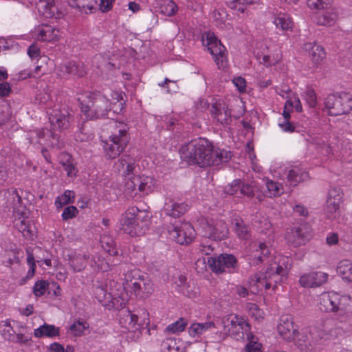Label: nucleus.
<instances>
[{
  "mask_svg": "<svg viewBox=\"0 0 352 352\" xmlns=\"http://www.w3.org/2000/svg\"><path fill=\"white\" fill-rule=\"evenodd\" d=\"M100 243L102 248L110 255L113 256L118 254V251L116 248V243L112 236L103 234L100 238Z\"/></svg>",
  "mask_w": 352,
  "mask_h": 352,
  "instance_id": "37998d69",
  "label": "nucleus"
},
{
  "mask_svg": "<svg viewBox=\"0 0 352 352\" xmlns=\"http://www.w3.org/2000/svg\"><path fill=\"white\" fill-rule=\"evenodd\" d=\"M129 129L128 125L122 122L112 120L109 122L111 134L103 146L107 158L116 159L125 149L130 140Z\"/></svg>",
  "mask_w": 352,
  "mask_h": 352,
  "instance_id": "7ed1b4c3",
  "label": "nucleus"
},
{
  "mask_svg": "<svg viewBox=\"0 0 352 352\" xmlns=\"http://www.w3.org/2000/svg\"><path fill=\"white\" fill-rule=\"evenodd\" d=\"M343 192L340 188H331L327 194L324 212L327 218L334 219L340 214Z\"/></svg>",
  "mask_w": 352,
  "mask_h": 352,
  "instance_id": "ddd939ff",
  "label": "nucleus"
},
{
  "mask_svg": "<svg viewBox=\"0 0 352 352\" xmlns=\"http://www.w3.org/2000/svg\"><path fill=\"white\" fill-rule=\"evenodd\" d=\"M247 310L252 318L256 320H260L263 318V312L259 309L257 305L254 303H248L246 306Z\"/></svg>",
  "mask_w": 352,
  "mask_h": 352,
  "instance_id": "6e6d98bb",
  "label": "nucleus"
},
{
  "mask_svg": "<svg viewBox=\"0 0 352 352\" xmlns=\"http://www.w3.org/2000/svg\"><path fill=\"white\" fill-rule=\"evenodd\" d=\"M59 335V329L54 325L44 324L34 329V336L36 338H52Z\"/></svg>",
  "mask_w": 352,
  "mask_h": 352,
  "instance_id": "e433bc0d",
  "label": "nucleus"
},
{
  "mask_svg": "<svg viewBox=\"0 0 352 352\" xmlns=\"http://www.w3.org/2000/svg\"><path fill=\"white\" fill-rule=\"evenodd\" d=\"M60 71L63 74H68L76 77H82L86 74V70L82 64L75 61H65L59 66Z\"/></svg>",
  "mask_w": 352,
  "mask_h": 352,
  "instance_id": "cd10ccee",
  "label": "nucleus"
},
{
  "mask_svg": "<svg viewBox=\"0 0 352 352\" xmlns=\"http://www.w3.org/2000/svg\"><path fill=\"white\" fill-rule=\"evenodd\" d=\"M265 184L267 190V195L269 197H277L280 195L283 192V188L281 184L266 179Z\"/></svg>",
  "mask_w": 352,
  "mask_h": 352,
  "instance_id": "a18cd8bd",
  "label": "nucleus"
},
{
  "mask_svg": "<svg viewBox=\"0 0 352 352\" xmlns=\"http://www.w3.org/2000/svg\"><path fill=\"white\" fill-rule=\"evenodd\" d=\"M305 99L310 107H315L316 104V95L314 90H307L305 92Z\"/></svg>",
  "mask_w": 352,
  "mask_h": 352,
  "instance_id": "338daca9",
  "label": "nucleus"
},
{
  "mask_svg": "<svg viewBox=\"0 0 352 352\" xmlns=\"http://www.w3.org/2000/svg\"><path fill=\"white\" fill-rule=\"evenodd\" d=\"M135 160L129 155H123L114 164V168L122 176H129L133 173Z\"/></svg>",
  "mask_w": 352,
  "mask_h": 352,
  "instance_id": "393cba45",
  "label": "nucleus"
},
{
  "mask_svg": "<svg viewBox=\"0 0 352 352\" xmlns=\"http://www.w3.org/2000/svg\"><path fill=\"white\" fill-rule=\"evenodd\" d=\"M285 239L288 243L292 244L294 246H298L304 243V233L300 227H295L287 231L285 235Z\"/></svg>",
  "mask_w": 352,
  "mask_h": 352,
  "instance_id": "f704fd0d",
  "label": "nucleus"
},
{
  "mask_svg": "<svg viewBox=\"0 0 352 352\" xmlns=\"http://www.w3.org/2000/svg\"><path fill=\"white\" fill-rule=\"evenodd\" d=\"M38 11L45 18L60 19L63 12L56 6L54 0H39L36 3Z\"/></svg>",
  "mask_w": 352,
  "mask_h": 352,
  "instance_id": "412c9836",
  "label": "nucleus"
},
{
  "mask_svg": "<svg viewBox=\"0 0 352 352\" xmlns=\"http://www.w3.org/2000/svg\"><path fill=\"white\" fill-rule=\"evenodd\" d=\"M304 50L309 52L311 60L314 64H320L326 57L324 50L314 43H307Z\"/></svg>",
  "mask_w": 352,
  "mask_h": 352,
  "instance_id": "c756f323",
  "label": "nucleus"
},
{
  "mask_svg": "<svg viewBox=\"0 0 352 352\" xmlns=\"http://www.w3.org/2000/svg\"><path fill=\"white\" fill-rule=\"evenodd\" d=\"M95 295L100 302L109 300L112 296L110 292H107L102 287L96 288Z\"/></svg>",
  "mask_w": 352,
  "mask_h": 352,
  "instance_id": "0e129e2a",
  "label": "nucleus"
},
{
  "mask_svg": "<svg viewBox=\"0 0 352 352\" xmlns=\"http://www.w3.org/2000/svg\"><path fill=\"white\" fill-rule=\"evenodd\" d=\"M155 1L156 11L164 16H172L177 10L176 4L172 0H155Z\"/></svg>",
  "mask_w": 352,
  "mask_h": 352,
  "instance_id": "473e14b6",
  "label": "nucleus"
},
{
  "mask_svg": "<svg viewBox=\"0 0 352 352\" xmlns=\"http://www.w3.org/2000/svg\"><path fill=\"white\" fill-rule=\"evenodd\" d=\"M280 60V56L278 54L273 55H263L260 59V63L265 67H270L276 65Z\"/></svg>",
  "mask_w": 352,
  "mask_h": 352,
  "instance_id": "5fc2aeb1",
  "label": "nucleus"
},
{
  "mask_svg": "<svg viewBox=\"0 0 352 352\" xmlns=\"http://www.w3.org/2000/svg\"><path fill=\"white\" fill-rule=\"evenodd\" d=\"M78 100L87 120L103 118L112 109L109 100L100 94L85 93Z\"/></svg>",
  "mask_w": 352,
  "mask_h": 352,
  "instance_id": "20e7f679",
  "label": "nucleus"
},
{
  "mask_svg": "<svg viewBox=\"0 0 352 352\" xmlns=\"http://www.w3.org/2000/svg\"><path fill=\"white\" fill-rule=\"evenodd\" d=\"M316 330L305 328L296 333L294 340L298 348L303 352H314L319 339H328L329 333L325 331L315 335Z\"/></svg>",
  "mask_w": 352,
  "mask_h": 352,
  "instance_id": "9d476101",
  "label": "nucleus"
},
{
  "mask_svg": "<svg viewBox=\"0 0 352 352\" xmlns=\"http://www.w3.org/2000/svg\"><path fill=\"white\" fill-rule=\"evenodd\" d=\"M89 265L94 270L107 272L111 269V265L107 259L98 254H92L89 259Z\"/></svg>",
  "mask_w": 352,
  "mask_h": 352,
  "instance_id": "c9c22d12",
  "label": "nucleus"
},
{
  "mask_svg": "<svg viewBox=\"0 0 352 352\" xmlns=\"http://www.w3.org/2000/svg\"><path fill=\"white\" fill-rule=\"evenodd\" d=\"M245 339L248 342L242 352H262V344L258 342V339L256 336L252 333H248Z\"/></svg>",
  "mask_w": 352,
  "mask_h": 352,
  "instance_id": "ea45409f",
  "label": "nucleus"
},
{
  "mask_svg": "<svg viewBox=\"0 0 352 352\" xmlns=\"http://www.w3.org/2000/svg\"><path fill=\"white\" fill-rule=\"evenodd\" d=\"M257 0H228V6L232 10L243 13L248 5L253 4Z\"/></svg>",
  "mask_w": 352,
  "mask_h": 352,
  "instance_id": "49530a36",
  "label": "nucleus"
},
{
  "mask_svg": "<svg viewBox=\"0 0 352 352\" xmlns=\"http://www.w3.org/2000/svg\"><path fill=\"white\" fill-rule=\"evenodd\" d=\"M199 224L203 235L206 238L221 240L228 236V228L222 220L201 217Z\"/></svg>",
  "mask_w": 352,
  "mask_h": 352,
  "instance_id": "9b49d317",
  "label": "nucleus"
},
{
  "mask_svg": "<svg viewBox=\"0 0 352 352\" xmlns=\"http://www.w3.org/2000/svg\"><path fill=\"white\" fill-rule=\"evenodd\" d=\"M156 188L155 179L150 176L141 175L140 192L142 195H148L152 192Z\"/></svg>",
  "mask_w": 352,
  "mask_h": 352,
  "instance_id": "a19ab883",
  "label": "nucleus"
},
{
  "mask_svg": "<svg viewBox=\"0 0 352 352\" xmlns=\"http://www.w3.org/2000/svg\"><path fill=\"white\" fill-rule=\"evenodd\" d=\"M257 188H258L254 182H252L250 184H242L241 182V188L239 191L240 196L245 195L248 197H252L254 195V192Z\"/></svg>",
  "mask_w": 352,
  "mask_h": 352,
  "instance_id": "864d4df0",
  "label": "nucleus"
},
{
  "mask_svg": "<svg viewBox=\"0 0 352 352\" xmlns=\"http://www.w3.org/2000/svg\"><path fill=\"white\" fill-rule=\"evenodd\" d=\"M270 254V251L265 243H254L250 246L248 254L249 263L252 265H258L263 262Z\"/></svg>",
  "mask_w": 352,
  "mask_h": 352,
  "instance_id": "aec40b11",
  "label": "nucleus"
},
{
  "mask_svg": "<svg viewBox=\"0 0 352 352\" xmlns=\"http://www.w3.org/2000/svg\"><path fill=\"white\" fill-rule=\"evenodd\" d=\"M90 256L80 252H73L69 255V264L74 272H80L85 269Z\"/></svg>",
  "mask_w": 352,
  "mask_h": 352,
  "instance_id": "bb28decb",
  "label": "nucleus"
},
{
  "mask_svg": "<svg viewBox=\"0 0 352 352\" xmlns=\"http://www.w3.org/2000/svg\"><path fill=\"white\" fill-rule=\"evenodd\" d=\"M329 274L322 271H311L299 278L300 285L305 288L319 287L327 283Z\"/></svg>",
  "mask_w": 352,
  "mask_h": 352,
  "instance_id": "dca6fc26",
  "label": "nucleus"
},
{
  "mask_svg": "<svg viewBox=\"0 0 352 352\" xmlns=\"http://www.w3.org/2000/svg\"><path fill=\"white\" fill-rule=\"evenodd\" d=\"M210 113L213 120L221 125H227L232 120L231 112L228 105L223 101L213 103Z\"/></svg>",
  "mask_w": 352,
  "mask_h": 352,
  "instance_id": "f3484780",
  "label": "nucleus"
},
{
  "mask_svg": "<svg viewBox=\"0 0 352 352\" xmlns=\"http://www.w3.org/2000/svg\"><path fill=\"white\" fill-rule=\"evenodd\" d=\"M234 232L239 239L241 240H248L250 238V230L245 225L242 219L236 218L232 221Z\"/></svg>",
  "mask_w": 352,
  "mask_h": 352,
  "instance_id": "72a5a7b5",
  "label": "nucleus"
},
{
  "mask_svg": "<svg viewBox=\"0 0 352 352\" xmlns=\"http://www.w3.org/2000/svg\"><path fill=\"white\" fill-rule=\"evenodd\" d=\"M164 210L165 213L173 217H178L188 210V205L179 203L172 198H166Z\"/></svg>",
  "mask_w": 352,
  "mask_h": 352,
  "instance_id": "a878e982",
  "label": "nucleus"
},
{
  "mask_svg": "<svg viewBox=\"0 0 352 352\" xmlns=\"http://www.w3.org/2000/svg\"><path fill=\"white\" fill-rule=\"evenodd\" d=\"M150 218L147 211L130 207L120 221V230L131 236L144 234L148 228Z\"/></svg>",
  "mask_w": 352,
  "mask_h": 352,
  "instance_id": "39448f33",
  "label": "nucleus"
},
{
  "mask_svg": "<svg viewBox=\"0 0 352 352\" xmlns=\"http://www.w3.org/2000/svg\"><path fill=\"white\" fill-rule=\"evenodd\" d=\"M162 347L167 352H178L179 347L177 346L176 340L169 338L163 341Z\"/></svg>",
  "mask_w": 352,
  "mask_h": 352,
  "instance_id": "bf43d9fd",
  "label": "nucleus"
},
{
  "mask_svg": "<svg viewBox=\"0 0 352 352\" xmlns=\"http://www.w3.org/2000/svg\"><path fill=\"white\" fill-rule=\"evenodd\" d=\"M333 0H307V5L311 10H324L331 4Z\"/></svg>",
  "mask_w": 352,
  "mask_h": 352,
  "instance_id": "3c124183",
  "label": "nucleus"
},
{
  "mask_svg": "<svg viewBox=\"0 0 352 352\" xmlns=\"http://www.w3.org/2000/svg\"><path fill=\"white\" fill-rule=\"evenodd\" d=\"M89 328V323L82 319H78L70 325L69 331L71 333L76 336L79 337L85 334V331Z\"/></svg>",
  "mask_w": 352,
  "mask_h": 352,
  "instance_id": "79ce46f5",
  "label": "nucleus"
},
{
  "mask_svg": "<svg viewBox=\"0 0 352 352\" xmlns=\"http://www.w3.org/2000/svg\"><path fill=\"white\" fill-rule=\"evenodd\" d=\"M119 322L122 327L133 331L139 330L142 325L138 315L131 313L129 310H122L120 312Z\"/></svg>",
  "mask_w": 352,
  "mask_h": 352,
  "instance_id": "b1692460",
  "label": "nucleus"
},
{
  "mask_svg": "<svg viewBox=\"0 0 352 352\" xmlns=\"http://www.w3.org/2000/svg\"><path fill=\"white\" fill-rule=\"evenodd\" d=\"M248 333H251L250 326L244 319L243 323L240 322L237 327H235L234 330L230 336H234L236 339H238V338H242L245 339V337H247Z\"/></svg>",
  "mask_w": 352,
  "mask_h": 352,
  "instance_id": "09e8293b",
  "label": "nucleus"
},
{
  "mask_svg": "<svg viewBox=\"0 0 352 352\" xmlns=\"http://www.w3.org/2000/svg\"><path fill=\"white\" fill-rule=\"evenodd\" d=\"M337 272L342 278L349 282H352V261L342 260L337 265Z\"/></svg>",
  "mask_w": 352,
  "mask_h": 352,
  "instance_id": "4c0bfd02",
  "label": "nucleus"
},
{
  "mask_svg": "<svg viewBox=\"0 0 352 352\" xmlns=\"http://www.w3.org/2000/svg\"><path fill=\"white\" fill-rule=\"evenodd\" d=\"M319 309L324 312L347 311L352 303L349 296H341L333 292H323L318 298Z\"/></svg>",
  "mask_w": 352,
  "mask_h": 352,
  "instance_id": "0eeeda50",
  "label": "nucleus"
},
{
  "mask_svg": "<svg viewBox=\"0 0 352 352\" xmlns=\"http://www.w3.org/2000/svg\"><path fill=\"white\" fill-rule=\"evenodd\" d=\"M285 109L294 108L298 112H300L302 110L299 98L295 96L287 99L285 102Z\"/></svg>",
  "mask_w": 352,
  "mask_h": 352,
  "instance_id": "13d9d810",
  "label": "nucleus"
},
{
  "mask_svg": "<svg viewBox=\"0 0 352 352\" xmlns=\"http://www.w3.org/2000/svg\"><path fill=\"white\" fill-rule=\"evenodd\" d=\"M277 329L279 335L287 340H295L296 333H299L294 329L292 318L286 315L280 317Z\"/></svg>",
  "mask_w": 352,
  "mask_h": 352,
  "instance_id": "5701e85b",
  "label": "nucleus"
},
{
  "mask_svg": "<svg viewBox=\"0 0 352 352\" xmlns=\"http://www.w3.org/2000/svg\"><path fill=\"white\" fill-rule=\"evenodd\" d=\"M98 1L99 0H69V4L85 14H90L96 12Z\"/></svg>",
  "mask_w": 352,
  "mask_h": 352,
  "instance_id": "2f4dec72",
  "label": "nucleus"
},
{
  "mask_svg": "<svg viewBox=\"0 0 352 352\" xmlns=\"http://www.w3.org/2000/svg\"><path fill=\"white\" fill-rule=\"evenodd\" d=\"M47 113L50 122L54 129H62L69 126V113L66 109L55 108L49 109Z\"/></svg>",
  "mask_w": 352,
  "mask_h": 352,
  "instance_id": "6ab92c4d",
  "label": "nucleus"
},
{
  "mask_svg": "<svg viewBox=\"0 0 352 352\" xmlns=\"http://www.w3.org/2000/svg\"><path fill=\"white\" fill-rule=\"evenodd\" d=\"M48 286L49 284L45 280L37 281L33 287V292L34 295L36 297L43 296L45 293Z\"/></svg>",
  "mask_w": 352,
  "mask_h": 352,
  "instance_id": "4d7b16f0",
  "label": "nucleus"
},
{
  "mask_svg": "<svg viewBox=\"0 0 352 352\" xmlns=\"http://www.w3.org/2000/svg\"><path fill=\"white\" fill-rule=\"evenodd\" d=\"M74 199L75 192L72 190H67L63 195L56 199L54 204L57 208H62L65 205L74 203Z\"/></svg>",
  "mask_w": 352,
  "mask_h": 352,
  "instance_id": "c03bdc74",
  "label": "nucleus"
},
{
  "mask_svg": "<svg viewBox=\"0 0 352 352\" xmlns=\"http://www.w3.org/2000/svg\"><path fill=\"white\" fill-rule=\"evenodd\" d=\"M217 329V322H206L202 323H192L189 329V335L192 338H199L201 335L212 329Z\"/></svg>",
  "mask_w": 352,
  "mask_h": 352,
  "instance_id": "7c9ffc66",
  "label": "nucleus"
},
{
  "mask_svg": "<svg viewBox=\"0 0 352 352\" xmlns=\"http://www.w3.org/2000/svg\"><path fill=\"white\" fill-rule=\"evenodd\" d=\"M78 212V210L76 207L73 206H67L64 209L62 213V218L63 220L72 219L77 215Z\"/></svg>",
  "mask_w": 352,
  "mask_h": 352,
  "instance_id": "69168bd1",
  "label": "nucleus"
},
{
  "mask_svg": "<svg viewBox=\"0 0 352 352\" xmlns=\"http://www.w3.org/2000/svg\"><path fill=\"white\" fill-rule=\"evenodd\" d=\"M141 175L133 176L126 184V192L130 194L131 197H133L140 192V189Z\"/></svg>",
  "mask_w": 352,
  "mask_h": 352,
  "instance_id": "de8ad7c7",
  "label": "nucleus"
},
{
  "mask_svg": "<svg viewBox=\"0 0 352 352\" xmlns=\"http://www.w3.org/2000/svg\"><path fill=\"white\" fill-rule=\"evenodd\" d=\"M168 236L181 245L192 242L195 236V230L189 223L175 221L168 228Z\"/></svg>",
  "mask_w": 352,
  "mask_h": 352,
  "instance_id": "f8f14e48",
  "label": "nucleus"
},
{
  "mask_svg": "<svg viewBox=\"0 0 352 352\" xmlns=\"http://www.w3.org/2000/svg\"><path fill=\"white\" fill-rule=\"evenodd\" d=\"M241 188V180L235 179L231 184L224 188V192L230 195L240 197L239 191Z\"/></svg>",
  "mask_w": 352,
  "mask_h": 352,
  "instance_id": "603ef678",
  "label": "nucleus"
},
{
  "mask_svg": "<svg viewBox=\"0 0 352 352\" xmlns=\"http://www.w3.org/2000/svg\"><path fill=\"white\" fill-rule=\"evenodd\" d=\"M292 266V259L286 256L278 255L270 264L265 273H256L249 280V287L254 294L270 288L275 289L283 281Z\"/></svg>",
  "mask_w": 352,
  "mask_h": 352,
  "instance_id": "f03ea898",
  "label": "nucleus"
},
{
  "mask_svg": "<svg viewBox=\"0 0 352 352\" xmlns=\"http://www.w3.org/2000/svg\"><path fill=\"white\" fill-rule=\"evenodd\" d=\"M113 0H99L97 6L102 12H106L112 8Z\"/></svg>",
  "mask_w": 352,
  "mask_h": 352,
  "instance_id": "774afa93",
  "label": "nucleus"
},
{
  "mask_svg": "<svg viewBox=\"0 0 352 352\" xmlns=\"http://www.w3.org/2000/svg\"><path fill=\"white\" fill-rule=\"evenodd\" d=\"M278 125L283 131L286 133H292L296 129V126L289 121V120L286 119H279Z\"/></svg>",
  "mask_w": 352,
  "mask_h": 352,
  "instance_id": "e2e57ef3",
  "label": "nucleus"
},
{
  "mask_svg": "<svg viewBox=\"0 0 352 352\" xmlns=\"http://www.w3.org/2000/svg\"><path fill=\"white\" fill-rule=\"evenodd\" d=\"M180 293L190 298H195L199 294V289L194 285H188L186 287L182 288Z\"/></svg>",
  "mask_w": 352,
  "mask_h": 352,
  "instance_id": "052dcab7",
  "label": "nucleus"
},
{
  "mask_svg": "<svg viewBox=\"0 0 352 352\" xmlns=\"http://www.w3.org/2000/svg\"><path fill=\"white\" fill-rule=\"evenodd\" d=\"M245 318L234 314H230L217 320V329H221V333L224 336L231 335L235 327L240 322H243Z\"/></svg>",
  "mask_w": 352,
  "mask_h": 352,
  "instance_id": "4be33fe9",
  "label": "nucleus"
},
{
  "mask_svg": "<svg viewBox=\"0 0 352 352\" xmlns=\"http://www.w3.org/2000/svg\"><path fill=\"white\" fill-rule=\"evenodd\" d=\"M123 286L124 289L141 299L148 298L154 291L151 280L138 269L128 271L124 274Z\"/></svg>",
  "mask_w": 352,
  "mask_h": 352,
  "instance_id": "423d86ee",
  "label": "nucleus"
},
{
  "mask_svg": "<svg viewBox=\"0 0 352 352\" xmlns=\"http://www.w3.org/2000/svg\"><path fill=\"white\" fill-rule=\"evenodd\" d=\"M338 18V11L336 8H331L324 13L317 15L314 21L316 24L323 26L333 25Z\"/></svg>",
  "mask_w": 352,
  "mask_h": 352,
  "instance_id": "c85d7f7f",
  "label": "nucleus"
},
{
  "mask_svg": "<svg viewBox=\"0 0 352 352\" xmlns=\"http://www.w3.org/2000/svg\"><path fill=\"white\" fill-rule=\"evenodd\" d=\"M16 227H17L19 230L23 234V235L25 237L30 238L32 236L30 228L27 224V222L25 219H22L20 220L19 222H16Z\"/></svg>",
  "mask_w": 352,
  "mask_h": 352,
  "instance_id": "680f3d73",
  "label": "nucleus"
},
{
  "mask_svg": "<svg viewBox=\"0 0 352 352\" xmlns=\"http://www.w3.org/2000/svg\"><path fill=\"white\" fill-rule=\"evenodd\" d=\"M208 265L212 272L222 273L230 272L236 267V259L232 254H222L218 256H211L208 258Z\"/></svg>",
  "mask_w": 352,
  "mask_h": 352,
  "instance_id": "2eb2a0df",
  "label": "nucleus"
},
{
  "mask_svg": "<svg viewBox=\"0 0 352 352\" xmlns=\"http://www.w3.org/2000/svg\"><path fill=\"white\" fill-rule=\"evenodd\" d=\"M182 157L189 163L200 166H218L231 159V153L225 149L214 148L205 138L193 140L182 146Z\"/></svg>",
  "mask_w": 352,
  "mask_h": 352,
  "instance_id": "f257e3e1",
  "label": "nucleus"
},
{
  "mask_svg": "<svg viewBox=\"0 0 352 352\" xmlns=\"http://www.w3.org/2000/svg\"><path fill=\"white\" fill-rule=\"evenodd\" d=\"M34 37L41 41H56L61 37L60 30L48 25H41L34 28Z\"/></svg>",
  "mask_w": 352,
  "mask_h": 352,
  "instance_id": "a211bd4d",
  "label": "nucleus"
},
{
  "mask_svg": "<svg viewBox=\"0 0 352 352\" xmlns=\"http://www.w3.org/2000/svg\"><path fill=\"white\" fill-rule=\"evenodd\" d=\"M274 23L277 28L283 31L291 30L293 28V21L286 13H278L274 18Z\"/></svg>",
  "mask_w": 352,
  "mask_h": 352,
  "instance_id": "58836bf2",
  "label": "nucleus"
},
{
  "mask_svg": "<svg viewBox=\"0 0 352 352\" xmlns=\"http://www.w3.org/2000/svg\"><path fill=\"white\" fill-rule=\"evenodd\" d=\"M202 43L213 56L218 68L220 69L226 68L228 66V58L226 54V47L217 39L214 33L210 32H204L202 36Z\"/></svg>",
  "mask_w": 352,
  "mask_h": 352,
  "instance_id": "1a4fd4ad",
  "label": "nucleus"
},
{
  "mask_svg": "<svg viewBox=\"0 0 352 352\" xmlns=\"http://www.w3.org/2000/svg\"><path fill=\"white\" fill-rule=\"evenodd\" d=\"M325 108L331 116L348 114L352 110V95L347 92L329 95L325 100Z\"/></svg>",
  "mask_w": 352,
  "mask_h": 352,
  "instance_id": "6e6552de",
  "label": "nucleus"
},
{
  "mask_svg": "<svg viewBox=\"0 0 352 352\" xmlns=\"http://www.w3.org/2000/svg\"><path fill=\"white\" fill-rule=\"evenodd\" d=\"M186 325V320L183 318H180L178 320L168 325L165 329V332L171 333H180L185 329Z\"/></svg>",
  "mask_w": 352,
  "mask_h": 352,
  "instance_id": "8fccbe9b",
  "label": "nucleus"
},
{
  "mask_svg": "<svg viewBox=\"0 0 352 352\" xmlns=\"http://www.w3.org/2000/svg\"><path fill=\"white\" fill-rule=\"evenodd\" d=\"M278 174L282 179H287L288 185L292 186H296L309 178L308 173L297 166L280 167Z\"/></svg>",
  "mask_w": 352,
  "mask_h": 352,
  "instance_id": "4468645a",
  "label": "nucleus"
}]
</instances>
